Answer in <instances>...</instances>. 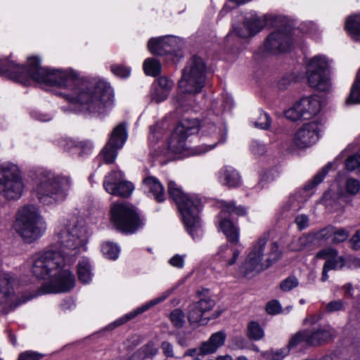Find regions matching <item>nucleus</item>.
<instances>
[{"label":"nucleus","instance_id":"obj_9","mask_svg":"<svg viewBox=\"0 0 360 360\" xmlns=\"http://www.w3.org/2000/svg\"><path fill=\"white\" fill-rule=\"evenodd\" d=\"M110 221L117 231L133 234L144 226L146 219L134 205L120 202L111 206Z\"/></svg>","mask_w":360,"mask_h":360},{"label":"nucleus","instance_id":"obj_16","mask_svg":"<svg viewBox=\"0 0 360 360\" xmlns=\"http://www.w3.org/2000/svg\"><path fill=\"white\" fill-rule=\"evenodd\" d=\"M148 49L153 54L177 56L180 45L178 39L174 37H162L150 39L148 42Z\"/></svg>","mask_w":360,"mask_h":360},{"label":"nucleus","instance_id":"obj_62","mask_svg":"<svg viewBox=\"0 0 360 360\" xmlns=\"http://www.w3.org/2000/svg\"><path fill=\"white\" fill-rule=\"evenodd\" d=\"M295 221L299 230H303L309 226V218L305 214L298 215Z\"/></svg>","mask_w":360,"mask_h":360},{"label":"nucleus","instance_id":"obj_50","mask_svg":"<svg viewBox=\"0 0 360 360\" xmlns=\"http://www.w3.org/2000/svg\"><path fill=\"white\" fill-rule=\"evenodd\" d=\"M139 352L144 356V357H152L157 354L158 349L155 347V343L149 342L141 347Z\"/></svg>","mask_w":360,"mask_h":360},{"label":"nucleus","instance_id":"obj_25","mask_svg":"<svg viewBox=\"0 0 360 360\" xmlns=\"http://www.w3.org/2000/svg\"><path fill=\"white\" fill-rule=\"evenodd\" d=\"M226 335L221 331L213 333L209 340L202 343L200 352L202 355L215 352L219 347L224 344Z\"/></svg>","mask_w":360,"mask_h":360},{"label":"nucleus","instance_id":"obj_58","mask_svg":"<svg viewBox=\"0 0 360 360\" xmlns=\"http://www.w3.org/2000/svg\"><path fill=\"white\" fill-rule=\"evenodd\" d=\"M78 143V140L69 138L63 141L62 146L64 150L75 153L77 151Z\"/></svg>","mask_w":360,"mask_h":360},{"label":"nucleus","instance_id":"obj_29","mask_svg":"<svg viewBox=\"0 0 360 360\" xmlns=\"http://www.w3.org/2000/svg\"><path fill=\"white\" fill-rule=\"evenodd\" d=\"M345 29L354 40L360 41V15H354L347 18L345 22Z\"/></svg>","mask_w":360,"mask_h":360},{"label":"nucleus","instance_id":"obj_23","mask_svg":"<svg viewBox=\"0 0 360 360\" xmlns=\"http://www.w3.org/2000/svg\"><path fill=\"white\" fill-rule=\"evenodd\" d=\"M219 180L224 186L231 188L241 184V176L238 172L231 166L226 165L219 172Z\"/></svg>","mask_w":360,"mask_h":360},{"label":"nucleus","instance_id":"obj_33","mask_svg":"<svg viewBox=\"0 0 360 360\" xmlns=\"http://www.w3.org/2000/svg\"><path fill=\"white\" fill-rule=\"evenodd\" d=\"M331 167H332V164L328 163L326 166H324L321 169V171L317 172V174L313 177V179L311 181H309L304 186V191H309L312 190L314 187H316L321 182H322V181L323 180V179L325 178V176L329 172Z\"/></svg>","mask_w":360,"mask_h":360},{"label":"nucleus","instance_id":"obj_28","mask_svg":"<svg viewBox=\"0 0 360 360\" xmlns=\"http://www.w3.org/2000/svg\"><path fill=\"white\" fill-rule=\"evenodd\" d=\"M345 265V258L342 256L330 259H327L323 266L322 275L321 280L322 282H325L328 278V272L330 270H338L342 269Z\"/></svg>","mask_w":360,"mask_h":360},{"label":"nucleus","instance_id":"obj_39","mask_svg":"<svg viewBox=\"0 0 360 360\" xmlns=\"http://www.w3.org/2000/svg\"><path fill=\"white\" fill-rule=\"evenodd\" d=\"M101 251L105 257L115 260L118 257L120 249L117 245L106 242L102 245Z\"/></svg>","mask_w":360,"mask_h":360},{"label":"nucleus","instance_id":"obj_15","mask_svg":"<svg viewBox=\"0 0 360 360\" xmlns=\"http://www.w3.org/2000/svg\"><path fill=\"white\" fill-rule=\"evenodd\" d=\"M292 46L291 29L285 26L283 29L271 33L264 43V49L272 53L287 51Z\"/></svg>","mask_w":360,"mask_h":360},{"label":"nucleus","instance_id":"obj_57","mask_svg":"<svg viewBox=\"0 0 360 360\" xmlns=\"http://www.w3.org/2000/svg\"><path fill=\"white\" fill-rule=\"evenodd\" d=\"M44 355L34 351H25L20 354L18 360H39Z\"/></svg>","mask_w":360,"mask_h":360},{"label":"nucleus","instance_id":"obj_40","mask_svg":"<svg viewBox=\"0 0 360 360\" xmlns=\"http://www.w3.org/2000/svg\"><path fill=\"white\" fill-rule=\"evenodd\" d=\"M123 178L124 174L121 171L114 170L110 172L105 176L103 181V187L105 190L106 191L107 184H112V187H113L123 181Z\"/></svg>","mask_w":360,"mask_h":360},{"label":"nucleus","instance_id":"obj_56","mask_svg":"<svg viewBox=\"0 0 360 360\" xmlns=\"http://www.w3.org/2000/svg\"><path fill=\"white\" fill-rule=\"evenodd\" d=\"M154 84L169 93L173 87L174 83L167 77L162 76L160 77Z\"/></svg>","mask_w":360,"mask_h":360},{"label":"nucleus","instance_id":"obj_12","mask_svg":"<svg viewBox=\"0 0 360 360\" xmlns=\"http://www.w3.org/2000/svg\"><path fill=\"white\" fill-rule=\"evenodd\" d=\"M199 131L196 119L183 118L176 125L168 143V148L174 153H181L186 149V139Z\"/></svg>","mask_w":360,"mask_h":360},{"label":"nucleus","instance_id":"obj_55","mask_svg":"<svg viewBox=\"0 0 360 360\" xmlns=\"http://www.w3.org/2000/svg\"><path fill=\"white\" fill-rule=\"evenodd\" d=\"M285 116L287 119L292 121H297L302 119V112H300V108H297V103L285 112Z\"/></svg>","mask_w":360,"mask_h":360},{"label":"nucleus","instance_id":"obj_19","mask_svg":"<svg viewBox=\"0 0 360 360\" xmlns=\"http://www.w3.org/2000/svg\"><path fill=\"white\" fill-rule=\"evenodd\" d=\"M334 229L333 226H328L323 229L320 230L314 233L303 235L300 237L297 240H295L292 243L290 248L292 251H301L306 246L312 243L314 240H328L330 238H333L334 234Z\"/></svg>","mask_w":360,"mask_h":360},{"label":"nucleus","instance_id":"obj_14","mask_svg":"<svg viewBox=\"0 0 360 360\" xmlns=\"http://www.w3.org/2000/svg\"><path fill=\"white\" fill-rule=\"evenodd\" d=\"M215 305V301L210 297L203 295L197 302H194L188 306V319L191 325H206L210 318L205 316V314L212 310Z\"/></svg>","mask_w":360,"mask_h":360},{"label":"nucleus","instance_id":"obj_48","mask_svg":"<svg viewBox=\"0 0 360 360\" xmlns=\"http://www.w3.org/2000/svg\"><path fill=\"white\" fill-rule=\"evenodd\" d=\"M271 120L270 116L262 111L258 119L255 122L254 124L256 127L262 129H268L271 127Z\"/></svg>","mask_w":360,"mask_h":360},{"label":"nucleus","instance_id":"obj_51","mask_svg":"<svg viewBox=\"0 0 360 360\" xmlns=\"http://www.w3.org/2000/svg\"><path fill=\"white\" fill-rule=\"evenodd\" d=\"M349 236V232L345 229H334V234L333 243L335 244L340 243L345 241Z\"/></svg>","mask_w":360,"mask_h":360},{"label":"nucleus","instance_id":"obj_10","mask_svg":"<svg viewBox=\"0 0 360 360\" xmlns=\"http://www.w3.org/2000/svg\"><path fill=\"white\" fill-rule=\"evenodd\" d=\"M331 62L332 60L323 55L315 56L309 60L307 65V77L310 87L320 91L330 90Z\"/></svg>","mask_w":360,"mask_h":360},{"label":"nucleus","instance_id":"obj_47","mask_svg":"<svg viewBox=\"0 0 360 360\" xmlns=\"http://www.w3.org/2000/svg\"><path fill=\"white\" fill-rule=\"evenodd\" d=\"M111 72L117 77L127 78L130 75L131 69L121 64H113L110 66Z\"/></svg>","mask_w":360,"mask_h":360},{"label":"nucleus","instance_id":"obj_49","mask_svg":"<svg viewBox=\"0 0 360 360\" xmlns=\"http://www.w3.org/2000/svg\"><path fill=\"white\" fill-rule=\"evenodd\" d=\"M338 255V252L336 249L332 248H327L319 250L316 254V259H330L332 258L337 257Z\"/></svg>","mask_w":360,"mask_h":360},{"label":"nucleus","instance_id":"obj_34","mask_svg":"<svg viewBox=\"0 0 360 360\" xmlns=\"http://www.w3.org/2000/svg\"><path fill=\"white\" fill-rule=\"evenodd\" d=\"M143 68L146 75L153 77H156L161 72L160 61L153 58H149L144 60Z\"/></svg>","mask_w":360,"mask_h":360},{"label":"nucleus","instance_id":"obj_54","mask_svg":"<svg viewBox=\"0 0 360 360\" xmlns=\"http://www.w3.org/2000/svg\"><path fill=\"white\" fill-rule=\"evenodd\" d=\"M346 191L350 195H356L360 191V181L357 179L349 178L346 181Z\"/></svg>","mask_w":360,"mask_h":360},{"label":"nucleus","instance_id":"obj_63","mask_svg":"<svg viewBox=\"0 0 360 360\" xmlns=\"http://www.w3.org/2000/svg\"><path fill=\"white\" fill-rule=\"evenodd\" d=\"M322 319L321 314H309L307 315L304 319L303 320V325L307 326H314Z\"/></svg>","mask_w":360,"mask_h":360},{"label":"nucleus","instance_id":"obj_31","mask_svg":"<svg viewBox=\"0 0 360 360\" xmlns=\"http://www.w3.org/2000/svg\"><path fill=\"white\" fill-rule=\"evenodd\" d=\"M77 274L79 280L87 283L91 279V266L89 260L86 258H82L79 260L77 266Z\"/></svg>","mask_w":360,"mask_h":360},{"label":"nucleus","instance_id":"obj_46","mask_svg":"<svg viewBox=\"0 0 360 360\" xmlns=\"http://www.w3.org/2000/svg\"><path fill=\"white\" fill-rule=\"evenodd\" d=\"M184 313L179 309H176L170 314V321L176 328H181L184 324Z\"/></svg>","mask_w":360,"mask_h":360},{"label":"nucleus","instance_id":"obj_52","mask_svg":"<svg viewBox=\"0 0 360 360\" xmlns=\"http://www.w3.org/2000/svg\"><path fill=\"white\" fill-rule=\"evenodd\" d=\"M345 168L348 171L360 169V155L354 154L348 157L346 160Z\"/></svg>","mask_w":360,"mask_h":360},{"label":"nucleus","instance_id":"obj_64","mask_svg":"<svg viewBox=\"0 0 360 360\" xmlns=\"http://www.w3.org/2000/svg\"><path fill=\"white\" fill-rule=\"evenodd\" d=\"M352 248L358 250L360 249V229L357 230L349 240Z\"/></svg>","mask_w":360,"mask_h":360},{"label":"nucleus","instance_id":"obj_41","mask_svg":"<svg viewBox=\"0 0 360 360\" xmlns=\"http://www.w3.org/2000/svg\"><path fill=\"white\" fill-rule=\"evenodd\" d=\"M94 145L89 140L79 141L76 153L79 158H84L91 154Z\"/></svg>","mask_w":360,"mask_h":360},{"label":"nucleus","instance_id":"obj_53","mask_svg":"<svg viewBox=\"0 0 360 360\" xmlns=\"http://www.w3.org/2000/svg\"><path fill=\"white\" fill-rule=\"evenodd\" d=\"M345 302L342 300H333L326 305L325 311L334 313L342 311L345 309Z\"/></svg>","mask_w":360,"mask_h":360},{"label":"nucleus","instance_id":"obj_59","mask_svg":"<svg viewBox=\"0 0 360 360\" xmlns=\"http://www.w3.org/2000/svg\"><path fill=\"white\" fill-rule=\"evenodd\" d=\"M233 32L240 38H248L252 36L245 22L244 27L234 28L233 32H230L228 37L231 36Z\"/></svg>","mask_w":360,"mask_h":360},{"label":"nucleus","instance_id":"obj_6","mask_svg":"<svg viewBox=\"0 0 360 360\" xmlns=\"http://www.w3.org/2000/svg\"><path fill=\"white\" fill-rule=\"evenodd\" d=\"M268 240L269 235L264 233L253 245L252 250L240 267V271L245 276L250 274H258L268 269L281 258L282 253L279 251L276 242L271 243L269 250L264 253Z\"/></svg>","mask_w":360,"mask_h":360},{"label":"nucleus","instance_id":"obj_11","mask_svg":"<svg viewBox=\"0 0 360 360\" xmlns=\"http://www.w3.org/2000/svg\"><path fill=\"white\" fill-rule=\"evenodd\" d=\"M23 184L18 167L10 162H0V194L7 199H18Z\"/></svg>","mask_w":360,"mask_h":360},{"label":"nucleus","instance_id":"obj_42","mask_svg":"<svg viewBox=\"0 0 360 360\" xmlns=\"http://www.w3.org/2000/svg\"><path fill=\"white\" fill-rule=\"evenodd\" d=\"M246 26L250 30L252 36L260 32L264 25L263 20L257 16H252L247 18L245 20Z\"/></svg>","mask_w":360,"mask_h":360},{"label":"nucleus","instance_id":"obj_1","mask_svg":"<svg viewBox=\"0 0 360 360\" xmlns=\"http://www.w3.org/2000/svg\"><path fill=\"white\" fill-rule=\"evenodd\" d=\"M0 75L24 85L36 81L58 86L61 89L59 94L74 105L77 112L103 117L114 105L113 90L106 82L81 78L72 70L42 68L36 56L28 58L26 65H20L8 58L0 59Z\"/></svg>","mask_w":360,"mask_h":360},{"label":"nucleus","instance_id":"obj_36","mask_svg":"<svg viewBox=\"0 0 360 360\" xmlns=\"http://www.w3.org/2000/svg\"><path fill=\"white\" fill-rule=\"evenodd\" d=\"M221 213V215H226V214L228 213L237 216H244L247 214V210L245 207L243 206H236L234 202H224Z\"/></svg>","mask_w":360,"mask_h":360},{"label":"nucleus","instance_id":"obj_8","mask_svg":"<svg viewBox=\"0 0 360 360\" xmlns=\"http://www.w3.org/2000/svg\"><path fill=\"white\" fill-rule=\"evenodd\" d=\"M70 185L68 177L44 171L39 174L35 191L39 202L49 205L65 200Z\"/></svg>","mask_w":360,"mask_h":360},{"label":"nucleus","instance_id":"obj_45","mask_svg":"<svg viewBox=\"0 0 360 360\" xmlns=\"http://www.w3.org/2000/svg\"><path fill=\"white\" fill-rule=\"evenodd\" d=\"M299 285V281L295 276H289L280 283V289L283 292H289L297 288Z\"/></svg>","mask_w":360,"mask_h":360},{"label":"nucleus","instance_id":"obj_3","mask_svg":"<svg viewBox=\"0 0 360 360\" xmlns=\"http://www.w3.org/2000/svg\"><path fill=\"white\" fill-rule=\"evenodd\" d=\"M87 242L86 229L82 221H79L77 217L64 221L57 226L54 234V242L50 245L59 253L66 264H72L77 255L86 250Z\"/></svg>","mask_w":360,"mask_h":360},{"label":"nucleus","instance_id":"obj_22","mask_svg":"<svg viewBox=\"0 0 360 360\" xmlns=\"http://www.w3.org/2000/svg\"><path fill=\"white\" fill-rule=\"evenodd\" d=\"M297 108L302 112V120H309L320 111L321 103L316 96H307L297 103Z\"/></svg>","mask_w":360,"mask_h":360},{"label":"nucleus","instance_id":"obj_35","mask_svg":"<svg viewBox=\"0 0 360 360\" xmlns=\"http://www.w3.org/2000/svg\"><path fill=\"white\" fill-rule=\"evenodd\" d=\"M302 199L300 194L297 193L294 195H290L283 206L284 212L292 211L293 212H297L302 207Z\"/></svg>","mask_w":360,"mask_h":360},{"label":"nucleus","instance_id":"obj_38","mask_svg":"<svg viewBox=\"0 0 360 360\" xmlns=\"http://www.w3.org/2000/svg\"><path fill=\"white\" fill-rule=\"evenodd\" d=\"M247 335L250 340H259L264 337V333L257 322L251 321L248 326Z\"/></svg>","mask_w":360,"mask_h":360},{"label":"nucleus","instance_id":"obj_13","mask_svg":"<svg viewBox=\"0 0 360 360\" xmlns=\"http://www.w3.org/2000/svg\"><path fill=\"white\" fill-rule=\"evenodd\" d=\"M128 137L127 125L121 122L117 125L110 134V138L101 152L104 162L113 163L117 156V152L124 145Z\"/></svg>","mask_w":360,"mask_h":360},{"label":"nucleus","instance_id":"obj_44","mask_svg":"<svg viewBox=\"0 0 360 360\" xmlns=\"http://www.w3.org/2000/svg\"><path fill=\"white\" fill-rule=\"evenodd\" d=\"M289 348L285 347L276 350H270L266 352L265 354V358L267 360H282L289 354Z\"/></svg>","mask_w":360,"mask_h":360},{"label":"nucleus","instance_id":"obj_43","mask_svg":"<svg viewBox=\"0 0 360 360\" xmlns=\"http://www.w3.org/2000/svg\"><path fill=\"white\" fill-rule=\"evenodd\" d=\"M169 93L153 84L150 90L151 101L158 103L166 100Z\"/></svg>","mask_w":360,"mask_h":360},{"label":"nucleus","instance_id":"obj_2","mask_svg":"<svg viewBox=\"0 0 360 360\" xmlns=\"http://www.w3.org/2000/svg\"><path fill=\"white\" fill-rule=\"evenodd\" d=\"M32 272L39 279L52 278L44 283L40 293H58L68 292L75 285V276L68 270L63 269L66 262L64 258L49 248L34 254L31 258Z\"/></svg>","mask_w":360,"mask_h":360},{"label":"nucleus","instance_id":"obj_4","mask_svg":"<svg viewBox=\"0 0 360 360\" xmlns=\"http://www.w3.org/2000/svg\"><path fill=\"white\" fill-rule=\"evenodd\" d=\"M206 74L207 65L205 60L198 56H193L184 68L181 79L179 82L181 93L173 98L176 110H188L191 98L186 94H196L201 92L205 84Z\"/></svg>","mask_w":360,"mask_h":360},{"label":"nucleus","instance_id":"obj_26","mask_svg":"<svg viewBox=\"0 0 360 360\" xmlns=\"http://www.w3.org/2000/svg\"><path fill=\"white\" fill-rule=\"evenodd\" d=\"M167 297V295H162L161 297L150 300V302L146 303L141 307L137 308L134 311L129 312L125 314L123 317H121L120 319L116 320L115 321L113 322L112 324L114 325L115 327L121 326L122 324L127 322L128 321L135 318L137 315L141 314L144 311H147L148 309L153 307L154 305L164 301Z\"/></svg>","mask_w":360,"mask_h":360},{"label":"nucleus","instance_id":"obj_21","mask_svg":"<svg viewBox=\"0 0 360 360\" xmlns=\"http://www.w3.org/2000/svg\"><path fill=\"white\" fill-rule=\"evenodd\" d=\"M143 186L146 192L158 202H163L166 199V193L163 185L158 178L148 176L143 179Z\"/></svg>","mask_w":360,"mask_h":360},{"label":"nucleus","instance_id":"obj_18","mask_svg":"<svg viewBox=\"0 0 360 360\" xmlns=\"http://www.w3.org/2000/svg\"><path fill=\"white\" fill-rule=\"evenodd\" d=\"M15 284V278L9 273H3L0 274V295L8 304L9 309L6 307L4 309V313L7 314L9 311L15 309L21 304L17 302L14 292V285Z\"/></svg>","mask_w":360,"mask_h":360},{"label":"nucleus","instance_id":"obj_30","mask_svg":"<svg viewBox=\"0 0 360 360\" xmlns=\"http://www.w3.org/2000/svg\"><path fill=\"white\" fill-rule=\"evenodd\" d=\"M240 250L238 249H230L227 244L221 245L218 251V255L226 262L228 266H231L236 263Z\"/></svg>","mask_w":360,"mask_h":360},{"label":"nucleus","instance_id":"obj_20","mask_svg":"<svg viewBox=\"0 0 360 360\" xmlns=\"http://www.w3.org/2000/svg\"><path fill=\"white\" fill-rule=\"evenodd\" d=\"M307 345L316 347L325 344L334 337L335 330L330 325L307 328Z\"/></svg>","mask_w":360,"mask_h":360},{"label":"nucleus","instance_id":"obj_32","mask_svg":"<svg viewBox=\"0 0 360 360\" xmlns=\"http://www.w3.org/2000/svg\"><path fill=\"white\" fill-rule=\"evenodd\" d=\"M345 103L348 105L360 103V69L345 100Z\"/></svg>","mask_w":360,"mask_h":360},{"label":"nucleus","instance_id":"obj_37","mask_svg":"<svg viewBox=\"0 0 360 360\" xmlns=\"http://www.w3.org/2000/svg\"><path fill=\"white\" fill-rule=\"evenodd\" d=\"M307 330L304 329L299 330L290 338L286 347L289 348L290 351V349L297 347L301 343L304 342L307 345Z\"/></svg>","mask_w":360,"mask_h":360},{"label":"nucleus","instance_id":"obj_5","mask_svg":"<svg viewBox=\"0 0 360 360\" xmlns=\"http://www.w3.org/2000/svg\"><path fill=\"white\" fill-rule=\"evenodd\" d=\"M167 189L181 214L186 231L193 240L199 239L202 235L199 218L201 200L195 195L185 193L174 181L168 182Z\"/></svg>","mask_w":360,"mask_h":360},{"label":"nucleus","instance_id":"obj_7","mask_svg":"<svg viewBox=\"0 0 360 360\" xmlns=\"http://www.w3.org/2000/svg\"><path fill=\"white\" fill-rule=\"evenodd\" d=\"M16 233L27 243L41 238L46 230V224L37 205L29 204L20 207L14 223Z\"/></svg>","mask_w":360,"mask_h":360},{"label":"nucleus","instance_id":"obj_24","mask_svg":"<svg viewBox=\"0 0 360 360\" xmlns=\"http://www.w3.org/2000/svg\"><path fill=\"white\" fill-rule=\"evenodd\" d=\"M221 221L219 227L221 231L226 236L229 242L238 244L239 242L240 230L233 222L229 219L226 218V215L220 214Z\"/></svg>","mask_w":360,"mask_h":360},{"label":"nucleus","instance_id":"obj_27","mask_svg":"<svg viewBox=\"0 0 360 360\" xmlns=\"http://www.w3.org/2000/svg\"><path fill=\"white\" fill-rule=\"evenodd\" d=\"M112 184H107L106 192L122 198L129 197L134 189V185L127 181H122L117 185L112 187Z\"/></svg>","mask_w":360,"mask_h":360},{"label":"nucleus","instance_id":"obj_61","mask_svg":"<svg viewBox=\"0 0 360 360\" xmlns=\"http://www.w3.org/2000/svg\"><path fill=\"white\" fill-rule=\"evenodd\" d=\"M281 310V306L278 301L272 300L268 302L266 306V311L269 314H276Z\"/></svg>","mask_w":360,"mask_h":360},{"label":"nucleus","instance_id":"obj_17","mask_svg":"<svg viewBox=\"0 0 360 360\" xmlns=\"http://www.w3.org/2000/svg\"><path fill=\"white\" fill-rule=\"evenodd\" d=\"M319 139V128L316 122H308L295 132L293 144L297 148H306L314 144Z\"/></svg>","mask_w":360,"mask_h":360},{"label":"nucleus","instance_id":"obj_60","mask_svg":"<svg viewBox=\"0 0 360 360\" xmlns=\"http://www.w3.org/2000/svg\"><path fill=\"white\" fill-rule=\"evenodd\" d=\"M251 152L255 155H262L266 153V147L264 144L254 141L250 146Z\"/></svg>","mask_w":360,"mask_h":360}]
</instances>
